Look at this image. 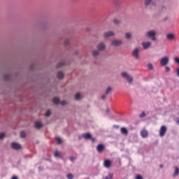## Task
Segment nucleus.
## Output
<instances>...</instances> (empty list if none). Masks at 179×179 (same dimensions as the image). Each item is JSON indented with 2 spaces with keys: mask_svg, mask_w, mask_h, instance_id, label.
Returning <instances> with one entry per match:
<instances>
[{
  "mask_svg": "<svg viewBox=\"0 0 179 179\" xmlns=\"http://www.w3.org/2000/svg\"><path fill=\"white\" fill-rule=\"evenodd\" d=\"M156 34H157L156 31L150 30L146 32L145 36L147 38H150V40H152V41H156L157 40Z\"/></svg>",
  "mask_w": 179,
  "mask_h": 179,
  "instance_id": "nucleus-1",
  "label": "nucleus"
},
{
  "mask_svg": "<svg viewBox=\"0 0 179 179\" xmlns=\"http://www.w3.org/2000/svg\"><path fill=\"white\" fill-rule=\"evenodd\" d=\"M97 48L98 50H94L92 52V55L94 57H97V55H99V51H104V50H106V44H104V43H101L97 45Z\"/></svg>",
  "mask_w": 179,
  "mask_h": 179,
  "instance_id": "nucleus-2",
  "label": "nucleus"
},
{
  "mask_svg": "<svg viewBox=\"0 0 179 179\" xmlns=\"http://www.w3.org/2000/svg\"><path fill=\"white\" fill-rule=\"evenodd\" d=\"M121 76L123 78V79H126L128 83H132V82H134V78H132L131 75L125 71L121 73Z\"/></svg>",
  "mask_w": 179,
  "mask_h": 179,
  "instance_id": "nucleus-3",
  "label": "nucleus"
},
{
  "mask_svg": "<svg viewBox=\"0 0 179 179\" xmlns=\"http://www.w3.org/2000/svg\"><path fill=\"white\" fill-rule=\"evenodd\" d=\"M169 57H162L159 61L161 66H166V65L169 64Z\"/></svg>",
  "mask_w": 179,
  "mask_h": 179,
  "instance_id": "nucleus-4",
  "label": "nucleus"
},
{
  "mask_svg": "<svg viewBox=\"0 0 179 179\" xmlns=\"http://www.w3.org/2000/svg\"><path fill=\"white\" fill-rule=\"evenodd\" d=\"M167 132V127L166 126H162L159 129V136H164Z\"/></svg>",
  "mask_w": 179,
  "mask_h": 179,
  "instance_id": "nucleus-5",
  "label": "nucleus"
},
{
  "mask_svg": "<svg viewBox=\"0 0 179 179\" xmlns=\"http://www.w3.org/2000/svg\"><path fill=\"white\" fill-rule=\"evenodd\" d=\"M151 46H152V42H150V41L142 43V47H143V50H148V48H150Z\"/></svg>",
  "mask_w": 179,
  "mask_h": 179,
  "instance_id": "nucleus-6",
  "label": "nucleus"
},
{
  "mask_svg": "<svg viewBox=\"0 0 179 179\" xmlns=\"http://www.w3.org/2000/svg\"><path fill=\"white\" fill-rule=\"evenodd\" d=\"M166 40H169V41H171L173 40H176V36L174 34L169 33L166 35Z\"/></svg>",
  "mask_w": 179,
  "mask_h": 179,
  "instance_id": "nucleus-7",
  "label": "nucleus"
},
{
  "mask_svg": "<svg viewBox=\"0 0 179 179\" xmlns=\"http://www.w3.org/2000/svg\"><path fill=\"white\" fill-rule=\"evenodd\" d=\"M12 149H14L15 150H19V149H21L22 146L20 145L17 143H12L10 145Z\"/></svg>",
  "mask_w": 179,
  "mask_h": 179,
  "instance_id": "nucleus-8",
  "label": "nucleus"
},
{
  "mask_svg": "<svg viewBox=\"0 0 179 179\" xmlns=\"http://www.w3.org/2000/svg\"><path fill=\"white\" fill-rule=\"evenodd\" d=\"M132 55L136 58V59H138L139 58V49L138 48L134 50Z\"/></svg>",
  "mask_w": 179,
  "mask_h": 179,
  "instance_id": "nucleus-9",
  "label": "nucleus"
},
{
  "mask_svg": "<svg viewBox=\"0 0 179 179\" xmlns=\"http://www.w3.org/2000/svg\"><path fill=\"white\" fill-rule=\"evenodd\" d=\"M122 44V41L121 40H114L111 42V45H114V47H118V45H121Z\"/></svg>",
  "mask_w": 179,
  "mask_h": 179,
  "instance_id": "nucleus-10",
  "label": "nucleus"
},
{
  "mask_svg": "<svg viewBox=\"0 0 179 179\" xmlns=\"http://www.w3.org/2000/svg\"><path fill=\"white\" fill-rule=\"evenodd\" d=\"M113 36H114V32L113 31L105 32L103 34V37L105 38H108V37H113Z\"/></svg>",
  "mask_w": 179,
  "mask_h": 179,
  "instance_id": "nucleus-11",
  "label": "nucleus"
},
{
  "mask_svg": "<svg viewBox=\"0 0 179 179\" xmlns=\"http://www.w3.org/2000/svg\"><path fill=\"white\" fill-rule=\"evenodd\" d=\"M103 166L106 169H110L111 167V161L110 159H106L103 162Z\"/></svg>",
  "mask_w": 179,
  "mask_h": 179,
  "instance_id": "nucleus-12",
  "label": "nucleus"
},
{
  "mask_svg": "<svg viewBox=\"0 0 179 179\" xmlns=\"http://www.w3.org/2000/svg\"><path fill=\"white\" fill-rule=\"evenodd\" d=\"M96 150L98 153H101L104 150V145L99 144L96 146Z\"/></svg>",
  "mask_w": 179,
  "mask_h": 179,
  "instance_id": "nucleus-13",
  "label": "nucleus"
},
{
  "mask_svg": "<svg viewBox=\"0 0 179 179\" xmlns=\"http://www.w3.org/2000/svg\"><path fill=\"white\" fill-rule=\"evenodd\" d=\"M145 6H149V5H152L155 6L156 4L152 0H145Z\"/></svg>",
  "mask_w": 179,
  "mask_h": 179,
  "instance_id": "nucleus-14",
  "label": "nucleus"
},
{
  "mask_svg": "<svg viewBox=\"0 0 179 179\" xmlns=\"http://www.w3.org/2000/svg\"><path fill=\"white\" fill-rule=\"evenodd\" d=\"M148 135H149V134L148 133V131L146 130H142L141 131V137H143V138H147Z\"/></svg>",
  "mask_w": 179,
  "mask_h": 179,
  "instance_id": "nucleus-15",
  "label": "nucleus"
},
{
  "mask_svg": "<svg viewBox=\"0 0 179 179\" xmlns=\"http://www.w3.org/2000/svg\"><path fill=\"white\" fill-rule=\"evenodd\" d=\"M120 132L122 135H128V130L125 127H122L120 129Z\"/></svg>",
  "mask_w": 179,
  "mask_h": 179,
  "instance_id": "nucleus-16",
  "label": "nucleus"
},
{
  "mask_svg": "<svg viewBox=\"0 0 179 179\" xmlns=\"http://www.w3.org/2000/svg\"><path fill=\"white\" fill-rule=\"evenodd\" d=\"M64 76H65V75L64 74V72L62 71H59L57 72V78L58 79H64Z\"/></svg>",
  "mask_w": 179,
  "mask_h": 179,
  "instance_id": "nucleus-17",
  "label": "nucleus"
},
{
  "mask_svg": "<svg viewBox=\"0 0 179 179\" xmlns=\"http://www.w3.org/2000/svg\"><path fill=\"white\" fill-rule=\"evenodd\" d=\"M54 156H55V157H57V159H58V158H61V157H62V152H58V151H56V152H55V153H54Z\"/></svg>",
  "mask_w": 179,
  "mask_h": 179,
  "instance_id": "nucleus-18",
  "label": "nucleus"
},
{
  "mask_svg": "<svg viewBox=\"0 0 179 179\" xmlns=\"http://www.w3.org/2000/svg\"><path fill=\"white\" fill-rule=\"evenodd\" d=\"M84 139H90L92 138V135L89 133H86L82 135Z\"/></svg>",
  "mask_w": 179,
  "mask_h": 179,
  "instance_id": "nucleus-19",
  "label": "nucleus"
},
{
  "mask_svg": "<svg viewBox=\"0 0 179 179\" xmlns=\"http://www.w3.org/2000/svg\"><path fill=\"white\" fill-rule=\"evenodd\" d=\"M43 127V124L41 122H35V127L37 128V129H40Z\"/></svg>",
  "mask_w": 179,
  "mask_h": 179,
  "instance_id": "nucleus-20",
  "label": "nucleus"
},
{
  "mask_svg": "<svg viewBox=\"0 0 179 179\" xmlns=\"http://www.w3.org/2000/svg\"><path fill=\"white\" fill-rule=\"evenodd\" d=\"M178 174H179V169H178V167L176 166L175 171L173 173V177H177V176H178Z\"/></svg>",
  "mask_w": 179,
  "mask_h": 179,
  "instance_id": "nucleus-21",
  "label": "nucleus"
},
{
  "mask_svg": "<svg viewBox=\"0 0 179 179\" xmlns=\"http://www.w3.org/2000/svg\"><path fill=\"white\" fill-rule=\"evenodd\" d=\"M52 103L54 104H59V99L57 98V97L53 98L52 99Z\"/></svg>",
  "mask_w": 179,
  "mask_h": 179,
  "instance_id": "nucleus-22",
  "label": "nucleus"
},
{
  "mask_svg": "<svg viewBox=\"0 0 179 179\" xmlns=\"http://www.w3.org/2000/svg\"><path fill=\"white\" fill-rule=\"evenodd\" d=\"M111 90H113V88H111V87H108L105 91V94H109Z\"/></svg>",
  "mask_w": 179,
  "mask_h": 179,
  "instance_id": "nucleus-23",
  "label": "nucleus"
},
{
  "mask_svg": "<svg viewBox=\"0 0 179 179\" xmlns=\"http://www.w3.org/2000/svg\"><path fill=\"white\" fill-rule=\"evenodd\" d=\"M56 142L57 143V145H61V143H62V140L61 139V138L59 137H56Z\"/></svg>",
  "mask_w": 179,
  "mask_h": 179,
  "instance_id": "nucleus-24",
  "label": "nucleus"
},
{
  "mask_svg": "<svg viewBox=\"0 0 179 179\" xmlns=\"http://www.w3.org/2000/svg\"><path fill=\"white\" fill-rule=\"evenodd\" d=\"M113 176H114V174L110 173H108V176L105 177L104 179H113Z\"/></svg>",
  "mask_w": 179,
  "mask_h": 179,
  "instance_id": "nucleus-25",
  "label": "nucleus"
},
{
  "mask_svg": "<svg viewBox=\"0 0 179 179\" xmlns=\"http://www.w3.org/2000/svg\"><path fill=\"white\" fill-rule=\"evenodd\" d=\"M74 99L76 100H80V94H79V93L76 94Z\"/></svg>",
  "mask_w": 179,
  "mask_h": 179,
  "instance_id": "nucleus-26",
  "label": "nucleus"
},
{
  "mask_svg": "<svg viewBox=\"0 0 179 179\" xmlns=\"http://www.w3.org/2000/svg\"><path fill=\"white\" fill-rule=\"evenodd\" d=\"M131 35L129 32H127L125 34V38L127 39V40H129V38H131Z\"/></svg>",
  "mask_w": 179,
  "mask_h": 179,
  "instance_id": "nucleus-27",
  "label": "nucleus"
},
{
  "mask_svg": "<svg viewBox=\"0 0 179 179\" xmlns=\"http://www.w3.org/2000/svg\"><path fill=\"white\" fill-rule=\"evenodd\" d=\"M65 65V63L61 62L57 65V68H61V66H64Z\"/></svg>",
  "mask_w": 179,
  "mask_h": 179,
  "instance_id": "nucleus-28",
  "label": "nucleus"
},
{
  "mask_svg": "<svg viewBox=\"0 0 179 179\" xmlns=\"http://www.w3.org/2000/svg\"><path fill=\"white\" fill-rule=\"evenodd\" d=\"M148 69L150 70V71H152V69H153V64H148Z\"/></svg>",
  "mask_w": 179,
  "mask_h": 179,
  "instance_id": "nucleus-29",
  "label": "nucleus"
},
{
  "mask_svg": "<svg viewBox=\"0 0 179 179\" xmlns=\"http://www.w3.org/2000/svg\"><path fill=\"white\" fill-rule=\"evenodd\" d=\"M50 115H51V111L47 110L46 113H45V117H50Z\"/></svg>",
  "mask_w": 179,
  "mask_h": 179,
  "instance_id": "nucleus-30",
  "label": "nucleus"
},
{
  "mask_svg": "<svg viewBox=\"0 0 179 179\" xmlns=\"http://www.w3.org/2000/svg\"><path fill=\"white\" fill-rule=\"evenodd\" d=\"M20 136L21 138H26V133L24 131H21Z\"/></svg>",
  "mask_w": 179,
  "mask_h": 179,
  "instance_id": "nucleus-31",
  "label": "nucleus"
},
{
  "mask_svg": "<svg viewBox=\"0 0 179 179\" xmlns=\"http://www.w3.org/2000/svg\"><path fill=\"white\" fill-rule=\"evenodd\" d=\"M68 179H73V175H72L71 173H69L66 176Z\"/></svg>",
  "mask_w": 179,
  "mask_h": 179,
  "instance_id": "nucleus-32",
  "label": "nucleus"
},
{
  "mask_svg": "<svg viewBox=\"0 0 179 179\" xmlns=\"http://www.w3.org/2000/svg\"><path fill=\"white\" fill-rule=\"evenodd\" d=\"M166 9H167V8H166V6H162L161 7V12H166Z\"/></svg>",
  "mask_w": 179,
  "mask_h": 179,
  "instance_id": "nucleus-33",
  "label": "nucleus"
},
{
  "mask_svg": "<svg viewBox=\"0 0 179 179\" xmlns=\"http://www.w3.org/2000/svg\"><path fill=\"white\" fill-rule=\"evenodd\" d=\"M69 43H70V41L68 38L64 40V45H68L69 44Z\"/></svg>",
  "mask_w": 179,
  "mask_h": 179,
  "instance_id": "nucleus-34",
  "label": "nucleus"
},
{
  "mask_svg": "<svg viewBox=\"0 0 179 179\" xmlns=\"http://www.w3.org/2000/svg\"><path fill=\"white\" fill-rule=\"evenodd\" d=\"M143 117H146V113H145V112H142L140 115V118H143Z\"/></svg>",
  "mask_w": 179,
  "mask_h": 179,
  "instance_id": "nucleus-35",
  "label": "nucleus"
},
{
  "mask_svg": "<svg viewBox=\"0 0 179 179\" xmlns=\"http://www.w3.org/2000/svg\"><path fill=\"white\" fill-rule=\"evenodd\" d=\"M113 23L115 24H120V20H118L117 19H115Z\"/></svg>",
  "mask_w": 179,
  "mask_h": 179,
  "instance_id": "nucleus-36",
  "label": "nucleus"
},
{
  "mask_svg": "<svg viewBox=\"0 0 179 179\" xmlns=\"http://www.w3.org/2000/svg\"><path fill=\"white\" fill-rule=\"evenodd\" d=\"M4 79H5L6 80H9V79H10V76H9V75L5 76H4Z\"/></svg>",
  "mask_w": 179,
  "mask_h": 179,
  "instance_id": "nucleus-37",
  "label": "nucleus"
},
{
  "mask_svg": "<svg viewBox=\"0 0 179 179\" xmlns=\"http://www.w3.org/2000/svg\"><path fill=\"white\" fill-rule=\"evenodd\" d=\"M174 62H176V64H179V58L178 57H175L174 58Z\"/></svg>",
  "mask_w": 179,
  "mask_h": 179,
  "instance_id": "nucleus-38",
  "label": "nucleus"
},
{
  "mask_svg": "<svg viewBox=\"0 0 179 179\" xmlns=\"http://www.w3.org/2000/svg\"><path fill=\"white\" fill-rule=\"evenodd\" d=\"M3 138H5V134L1 133L0 134V139H3Z\"/></svg>",
  "mask_w": 179,
  "mask_h": 179,
  "instance_id": "nucleus-39",
  "label": "nucleus"
},
{
  "mask_svg": "<svg viewBox=\"0 0 179 179\" xmlns=\"http://www.w3.org/2000/svg\"><path fill=\"white\" fill-rule=\"evenodd\" d=\"M60 104H61L62 106H66V101H62L60 102Z\"/></svg>",
  "mask_w": 179,
  "mask_h": 179,
  "instance_id": "nucleus-40",
  "label": "nucleus"
},
{
  "mask_svg": "<svg viewBox=\"0 0 179 179\" xmlns=\"http://www.w3.org/2000/svg\"><path fill=\"white\" fill-rule=\"evenodd\" d=\"M136 179H143V178H142V176H141V175H137V176H136Z\"/></svg>",
  "mask_w": 179,
  "mask_h": 179,
  "instance_id": "nucleus-41",
  "label": "nucleus"
},
{
  "mask_svg": "<svg viewBox=\"0 0 179 179\" xmlns=\"http://www.w3.org/2000/svg\"><path fill=\"white\" fill-rule=\"evenodd\" d=\"M165 71H166V72H170V67L166 66L165 67Z\"/></svg>",
  "mask_w": 179,
  "mask_h": 179,
  "instance_id": "nucleus-42",
  "label": "nucleus"
},
{
  "mask_svg": "<svg viewBox=\"0 0 179 179\" xmlns=\"http://www.w3.org/2000/svg\"><path fill=\"white\" fill-rule=\"evenodd\" d=\"M90 139L92 141V142H94V141H96L94 138L92 137V136L91 138H90Z\"/></svg>",
  "mask_w": 179,
  "mask_h": 179,
  "instance_id": "nucleus-43",
  "label": "nucleus"
},
{
  "mask_svg": "<svg viewBox=\"0 0 179 179\" xmlns=\"http://www.w3.org/2000/svg\"><path fill=\"white\" fill-rule=\"evenodd\" d=\"M177 76L179 78V68L176 71Z\"/></svg>",
  "mask_w": 179,
  "mask_h": 179,
  "instance_id": "nucleus-44",
  "label": "nucleus"
},
{
  "mask_svg": "<svg viewBox=\"0 0 179 179\" xmlns=\"http://www.w3.org/2000/svg\"><path fill=\"white\" fill-rule=\"evenodd\" d=\"M106 114H108V113H110V108H107L106 110Z\"/></svg>",
  "mask_w": 179,
  "mask_h": 179,
  "instance_id": "nucleus-45",
  "label": "nucleus"
},
{
  "mask_svg": "<svg viewBox=\"0 0 179 179\" xmlns=\"http://www.w3.org/2000/svg\"><path fill=\"white\" fill-rule=\"evenodd\" d=\"M70 160H71V162H73V160H75V158L73 157H70Z\"/></svg>",
  "mask_w": 179,
  "mask_h": 179,
  "instance_id": "nucleus-46",
  "label": "nucleus"
},
{
  "mask_svg": "<svg viewBox=\"0 0 179 179\" xmlns=\"http://www.w3.org/2000/svg\"><path fill=\"white\" fill-rule=\"evenodd\" d=\"M101 99H102V100H104V99H106V95H102Z\"/></svg>",
  "mask_w": 179,
  "mask_h": 179,
  "instance_id": "nucleus-47",
  "label": "nucleus"
},
{
  "mask_svg": "<svg viewBox=\"0 0 179 179\" xmlns=\"http://www.w3.org/2000/svg\"><path fill=\"white\" fill-rule=\"evenodd\" d=\"M11 179H17L16 176H13Z\"/></svg>",
  "mask_w": 179,
  "mask_h": 179,
  "instance_id": "nucleus-48",
  "label": "nucleus"
},
{
  "mask_svg": "<svg viewBox=\"0 0 179 179\" xmlns=\"http://www.w3.org/2000/svg\"><path fill=\"white\" fill-rule=\"evenodd\" d=\"M159 167H160L161 169H163V164L159 165Z\"/></svg>",
  "mask_w": 179,
  "mask_h": 179,
  "instance_id": "nucleus-49",
  "label": "nucleus"
},
{
  "mask_svg": "<svg viewBox=\"0 0 179 179\" xmlns=\"http://www.w3.org/2000/svg\"><path fill=\"white\" fill-rule=\"evenodd\" d=\"M164 20V21L167 20V17H165Z\"/></svg>",
  "mask_w": 179,
  "mask_h": 179,
  "instance_id": "nucleus-50",
  "label": "nucleus"
},
{
  "mask_svg": "<svg viewBox=\"0 0 179 179\" xmlns=\"http://www.w3.org/2000/svg\"><path fill=\"white\" fill-rule=\"evenodd\" d=\"M115 127H116V128H119V127H118V126H115Z\"/></svg>",
  "mask_w": 179,
  "mask_h": 179,
  "instance_id": "nucleus-51",
  "label": "nucleus"
},
{
  "mask_svg": "<svg viewBox=\"0 0 179 179\" xmlns=\"http://www.w3.org/2000/svg\"><path fill=\"white\" fill-rule=\"evenodd\" d=\"M38 169H39V170L41 169V166H39Z\"/></svg>",
  "mask_w": 179,
  "mask_h": 179,
  "instance_id": "nucleus-52",
  "label": "nucleus"
},
{
  "mask_svg": "<svg viewBox=\"0 0 179 179\" xmlns=\"http://www.w3.org/2000/svg\"><path fill=\"white\" fill-rule=\"evenodd\" d=\"M177 123L179 124V120L177 121Z\"/></svg>",
  "mask_w": 179,
  "mask_h": 179,
  "instance_id": "nucleus-53",
  "label": "nucleus"
}]
</instances>
